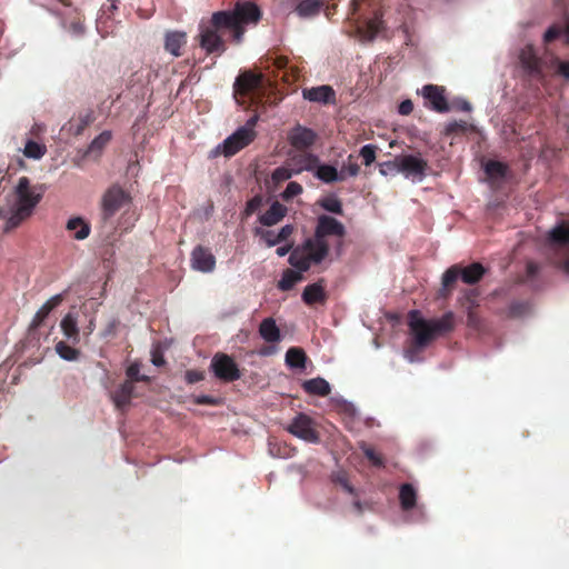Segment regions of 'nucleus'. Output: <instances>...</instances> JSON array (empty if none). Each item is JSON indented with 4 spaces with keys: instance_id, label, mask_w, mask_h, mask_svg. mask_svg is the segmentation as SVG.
Here are the masks:
<instances>
[{
    "instance_id": "55",
    "label": "nucleus",
    "mask_w": 569,
    "mask_h": 569,
    "mask_svg": "<svg viewBox=\"0 0 569 569\" xmlns=\"http://www.w3.org/2000/svg\"><path fill=\"white\" fill-rule=\"evenodd\" d=\"M113 400L118 407H121L129 400V398H126V396H123V393H121V391H118L114 395Z\"/></svg>"
},
{
    "instance_id": "7",
    "label": "nucleus",
    "mask_w": 569,
    "mask_h": 569,
    "mask_svg": "<svg viewBox=\"0 0 569 569\" xmlns=\"http://www.w3.org/2000/svg\"><path fill=\"white\" fill-rule=\"evenodd\" d=\"M131 202L130 196L119 187L110 188L102 197V213L106 219L111 218Z\"/></svg>"
},
{
    "instance_id": "9",
    "label": "nucleus",
    "mask_w": 569,
    "mask_h": 569,
    "mask_svg": "<svg viewBox=\"0 0 569 569\" xmlns=\"http://www.w3.org/2000/svg\"><path fill=\"white\" fill-rule=\"evenodd\" d=\"M288 431L295 437L308 442L315 443L319 441V436L315 429L312 419L303 413L298 415L292 420L288 427Z\"/></svg>"
},
{
    "instance_id": "59",
    "label": "nucleus",
    "mask_w": 569,
    "mask_h": 569,
    "mask_svg": "<svg viewBox=\"0 0 569 569\" xmlns=\"http://www.w3.org/2000/svg\"><path fill=\"white\" fill-rule=\"evenodd\" d=\"M566 38H567V42H569V21L567 22V27H566Z\"/></svg>"
},
{
    "instance_id": "14",
    "label": "nucleus",
    "mask_w": 569,
    "mask_h": 569,
    "mask_svg": "<svg viewBox=\"0 0 569 569\" xmlns=\"http://www.w3.org/2000/svg\"><path fill=\"white\" fill-rule=\"evenodd\" d=\"M61 331L64 338L72 343H78L80 340V330L78 326V315L68 312L60 322Z\"/></svg>"
},
{
    "instance_id": "58",
    "label": "nucleus",
    "mask_w": 569,
    "mask_h": 569,
    "mask_svg": "<svg viewBox=\"0 0 569 569\" xmlns=\"http://www.w3.org/2000/svg\"><path fill=\"white\" fill-rule=\"evenodd\" d=\"M563 270L569 274V259L563 263Z\"/></svg>"
},
{
    "instance_id": "53",
    "label": "nucleus",
    "mask_w": 569,
    "mask_h": 569,
    "mask_svg": "<svg viewBox=\"0 0 569 569\" xmlns=\"http://www.w3.org/2000/svg\"><path fill=\"white\" fill-rule=\"evenodd\" d=\"M556 64H557V71L565 78L569 79V62L557 60Z\"/></svg>"
},
{
    "instance_id": "62",
    "label": "nucleus",
    "mask_w": 569,
    "mask_h": 569,
    "mask_svg": "<svg viewBox=\"0 0 569 569\" xmlns=\"http://www.w3.org/2000/svg\"><path fill=\"white\" fill-rule=\"evenodd\" d=\"M343 487H345L348 491H351V488H350L347 483H343Z\"/></svg>"
},
{
    "instance_id": "1",
    "label": "nucleus",
    "mask_w": 569,
    "mask_h": 569,
    "mask_svg": "<svg viewBox=\"0 0 569 569\" xmlns=\"http://www.w3.org/2000/svg\"><path fill=\"white\" fill-rule=\"evenodd\" d=\"M343 236L345 227L340 221L329 216H320L313 239H308L291 252L290 264L308 270L311 263H319L326 258L331 244L330 239L340 243Z\"/></svg>"
},
{
    "instance_id": "40",
    "label": "nucleus",
    "mask_w": 569,
    "mask_h": 569,
    "mask_svg": "<svg viewBox=\"0 0 569 569\" xmlns=\"http://www.w3.org/2000/svg\"><path fill=\"white\" fill-rule=\"evenodd\" d=\"M382 28V21L379 18H375L370 20L367 24L366 31L362 33V38L365 40L371 41L373 40L377 34L380 32Z\"/></svg>"
},
{
    "instance_id": "61",
    "label": "nucleus",
    "mask_w": 569,
    "mask_h": 569,
    "mask_svg": "<svg viewBox=\"0 0 569 569\" xmlns=\"http://www.w3.org/2000/svg\"><path fill=\"white\" fill-rule=\"evenodd\" d=\"M352 7H353V10H357V7H358V2H357V0H353V1H352Z\"/></svg>"
},
{
    "instance_id": "33",
    "label": "nucleus",
    "mask_w": 569,
    "mask_h": 569,
    "mask_svg": "<svg viewBox=\"0 0 569 569\" xmlns=\"http://www.w3.org/2000/svg\"><path fill=\"white\" fill-rule=\"evenodd\" d=\"M320 6L319 0H303L297 6L296 11L300 17L308 18L317 14Z\"/></svg>"
},
{
    "instance_id": "47",
    "label": "nucleus",
    "mask_w": 569,
    "mask_h": 569,
    "mask_svg": "<svg viewBox=\"0 0 569 569\" xmlns=\"http://www.w3.org/2000/svg\"><path fill=\"white\" fill-rule=\"evenodd\" d=\"M184 378L188 383H196L203 380L204 375L202 371L189 370L186 372Z\"/></svg>"
},
{
    "instance_id": "48",
    "label": "nucleus",
    "mask_w": 569,
    "mask_h": 569,
    "mask_svg": "<svg viewBox=\"0 0 569 569\" xmlns=\"http://www.w3.org/2000/svg\"><path fill=\"white\" fill-rule=\"evenodd\" d=\"M262 203V198L257 196L254 198H252L250 201H248L247 203V207H246V214L247 216H250L252 214Z\"/></svg>"
},
{
    "instance_id": "6",
    "label": "nucleus",
    "mask_w": 569,
    "mask_h": 569,
    "mask_svg": "<svg viewBox=\"0 0 569 569\" xmlns=\"http://www.w3.org/2000/svg\"><path fill=\"white\" fill-rule=\"evenodd\" d=\"M258 116H252L244 126L238 128L232 134L220 143L216 151L224 157H231L250 144L257 137L254 130L258 122Z\"/></svg>"
},
{
    "instance_id": "43",
    "label": "nucleus",
    "mask_w": 569,
    "mask_h": 569,
    "mask_svg": "<svg viewBox=\"0 0 569 569\" xmlns=\"http://www.w3.org/2000/svg\"><path fill=\"white\" fill-rule=\"evenodd\" d=\"M302 192V187L298 182H289L281 197L283 200H290Z\"/></svg>"
},
{
    "instance_id": "38",
    "label": "nucleus",
    "mask_w": 569,
    "mask_h": 569,
    "mask_svg": "<svg viewBox=\"0 0 569 569\" xmlns=\"http://www.w3.org/2000/svg\"><path fill=\"white\" fill-rule=\"evenodd\" d=\"M506 166L498 161H489L485 164V171L490 179H498L505 176Z\"/></svg>"
},
{
    "instance_id": "31",
    "label": "nucleus",
    "mask_w": 569,
    "mask_h": 569,
    "mask_svg": "<svg viewBox=\"0 0 569 569\" xmlns=\"http://www.w3.org/2000/svg\"><path fill=\"white\" fill-rule=\"evenodd\" d=\"M520 61L522 66L529 71H537L539 68V60L537 59L531 46L525 47L520 52Z\"/></svg>"
},
{
    "instance_id": "35",
    "label": "nucleus",
    "mask_w": 569,
    "mask_h": 569,
    "mask_svg": "<svg viewBox=\"0 0 569 569\" xmlns=\"http://www.w3.org/2000/svg\"><path fill=\"white\" fill-rule=\"evenodd\" d=\"M254 234L258 236L269 248L281 243V240L276 231L256 228Z\"/></svg>"
},
{
    "instance_id": "15",
    "label": "nucleus",
    "mask_w": 569,
    "mask_h": 569,
    "mask_svg": "<svg viewBox=\"0 0 569 569\" xmlns=\"http://www.w3.org/2000/svg\"><path fill=\"white\" fill-rule=\"evenodd\" d=\"M302 96L306 100L312 102H335V91L330 86H319L310 89H305L302 91Z\"/></svg>"
},
{
    "instance_id": "19",
    "label": "nucleus",
    "mask_w": 569,
    "mask_h": 569,
    "mask_svg": "<svg viewBox=\"0 0 569 569\" xmlns=\"http://www.w3.org/2000/svg\"><path fill=\"white\" fill-rule=\"evenodd\" d=\"M318 164V158L311 153H303L300 156L292 157L289 161V166L295 168V171L299 174L302 171L313 170Z\"/></svg>"
},
{
    "instance_id": "50",
    "label": "nucleus",
    "mask_w": 569,
    "mask_h": 569,
    "mask_svg": "<svg viewBox=\"0 0 569 569\" xmlns=\"http://www.w3.org/2000/svg\"><path fill=\"white\" fill-rule=\"evenodd\" d=\"M293 232V227L291 224L283 226L277 233L280 238L281 242L286 241Z\"/></svg>"
},
{
    "instance_id": "57",
    "label": "nucleus",
    "mask_w": 569,
    "mask_h": 569,
    "mask_svg": "<svg viewBox=\"0 0 569 569\" xmlns=\"http://www.w3.org/2000/svg\"><path fill=\"white\" fill-rule=\"evenodd\" d=\"M291 250V246H282L277 249V254L279 257L286 256Z\"/></svg>"
},
{
    "instance_id": "34",
    "label": "nucleus",
    "mask_w": 569,
    "mask_h": 569,
    "mask_svg": "<svg viewBox=\"0 0 569 569\" xmlns=\"http://www.w3.org/2000/svg\"><path fill=\"white\" fill-rule=\"evenodd\" d=\"M56 352L59 355V357L67 361H76L79 358V350L74 349L73 347L67 345L63 341H59L56 345Z\"/></svg>"
},
{
    "instance_id": "5",
    "label": "nucleus",
    "mask_w": 569,
    "mask_h": 569,
    "mask_svg": "<svg viewBox=\"0 0 569 569\" xmlns=\"http://www.w3.org/2000/svg\"><path fill=\"white\" fill-rule=\"evenodd\" d=\"M427 168L428 162L420 154H405L382 163L380 172L382 174L398 172L413 182H420L425 178Z\"/></svg>"
},
{
    "instance_id": "2",
    "label": "nucleus",
    "mask_w": 569,
    "mask_h": 569,
    "mask_svg": "<svg viewBox=\"0 0 569 569\" xmlns=\"http://www.w3.org/2000/svg\"><path fill=\"white\" fill-rule=\"evenodd\" d=\"M261 19V11L256 3H238L233 11H219L212 16V24L217 29H230L237 43L242 41L244 27L257 24Z\"/></svg>"
},
{
    "instance_id": "11",
    "label": "nucleus",
    "mask_w": 569,
    "mask_h": 569,
    "mask_svg": "<svg viewBox=\"0 0 569 569\" xmlns=\"http://www.w3.org/2000/svg\"><path fill=\"white\" fill-rule=\"evenodd\" d=\"M421 93L423 98L430 102L433 110L445 112L449 109L445 97V90L442 88L433 84H427L421 89Z\"/></svg>"
},
{
    "instance_id": "63",
    "label": "nucleus",
    "mask_w": 569,
    "mask_h": 569,
    "mask_svg": "<svg viewBox=\"0 0 569 569\" xmlns=\"http://www.w3.org/2000/svg\"><path fill=\"white\" fill-rule=\"evenodd\" d=\"M455 127H456V124H450V126H449V129H450V130H453V129H455Z\"/></svg>"
},
{
    "instance_id": "22",
    "label": "nucleus",
    "mask_w": 569,
    "mask_h": 569,
    "mask_svg": "<svg viewBox=\"0 0 569 569\" xmlns=\"http://www.w3.org/2000/svg\"><path fill=\"white\" fill-rule=\"evenodd\" d=\"M297 270L287 269L283 271L281 279L278 282V287L280 290L287 291L292 289L298 282H300L303 277L302 273L306 270H301L300 268H296Z\"/></svg>"
},
{
    "instance_id": "56",
    "label": "nucleus",
    "mask_w": 569,
    "mask_h": 569,
    "mask_svg": "<svg viewBox=\"0 0 569 569\" xmlns=\"http://www.w3.org/2000/svg\"><path fill=\"white\" fill-rule=\"evenodd\" d=\"M132 389L133 387L131 383H124L119 391H121L126 398H130Z\"/></svg>"
},
{
    "instance_id": "39",
    "label": "nucleus",
    "mask_w": 569,
    "mask_h": 569,
    "mask_svg": "<svg viewBox=\"0 0 569 569\" xmlns=\"http://www.w3.org/2000/svg\"><path fill=\"white\" fill-rule=\"evenodd\" d=\"M319 204L327 211L341 214L342 213V204L341 201L335 197H326L319 201Z\"/></svg>"
},
{
    "instance_id": "45",
    "label": "nucleus",
    "mask_w": 569,
    "mask_h": 569,
    "mask_svg": "<svg viewBox=\"0 0 569 569\" xmlns=\"http://www.w3.org/2000/svg\"><path fill=\"white\" fill-rule=\"evenodd\" d=\"M361 449L365 456L372 462L375 466H381L382 459L375 452V450L366 445L361 446Z\"/></svg>"
},
{
    "instance_id": "10",
    "label": "nucleus",
    "mask_w": 569,
    "mask_h": 569,
    "mask_svg": "<svg viewBox=\"0 0 569 569\" xmlns=\"http://www.w3.org/2000/svg\"><path fill=\"white\" fill-rule=\"evenodd\" d=\"M199 39L201 48L208 53L223 52L224 50L220 36L211 27L201 26Z\"/></svg>"
},
{
    "instance_id": "36",
    "label": "nucleus",
    "mask_w": 569,
    "mask_h": 569,
    "mask_svg": "<svg viewBox=\"0 0 569 569\" xmlns=\"http://www.w3.org/2000/svg\"><path fill=\"white\" fill-rule=\"evenodd\" d=\"M111 132L103 131L96 137L89 146L90 153H100L102 149L110 142Z\"/></svg>"
},
{
    "instance_id": "51",
    "label": "nucleus",
    "mask_w": 569,
    "mask_h": 569,
    "mask_svg": "<svg viewBox=\"0 0 569 569\" xmlns=\"http://www.w3.org/2000/svg\"><path fill=\"white\" fill-rule=\"evenodd\" d=\"M413 110V103L411 100H405L399 104V113L407 116L410 114Z\"/></svg>"
},
{
    "instance_id": "8",
    "label": "nucleus",
    "mask_w": 569,
    "mask_h": 569,
    "mask_svg": "<svg viewBox=\"0 0 569 569\" xmlns=\"http://www.w3.org/2000/svg\"><path fill=\"white\" fill-rule=\"evenodd\" d=\"M210 368L214 376L223 381H234L240 378V370L234 360L226 353L213 356Z\"/></svg>"
},
{
    "instance_id": "16",
    "label": "nucleus",
    "mask_w": 569,
    "mask_h": 569,
    "mask_svg": "<svg viewBox=\"0 0 569 569\" xmlns=\"http://www.w3.org/2000/svg\"><path fill=\"white\" fill-rule=\"evenodd\" d=\"M287 207L282 203L274 201L269 209L259 217L262 226L271 227L279 223L287 214Z\"/></svg>"
},
{
    "instance_id": "64",
    "label": "nucleus",
    "mask_w": 569,
    "mask_h": 569,
    "mask_svg": "<svg viewBox=\"0 0 569 569\" xmlns=\"http://www.w3.org/2000/svg\"><path fill=\"white\" fill-rule=\"evenodd\" d=\"M3 172H4V171H3L2 169H0V176H2V174H3Z\"/></svg>"
},
{
    "instance_id": "32",
    "label": "nucleus",
    "mask_w": 569,
    "mask_h": 569,
    "mask_svg": "<svg viewBox=\"0 0 569 569\" xmlns=\"http://www.w3.org/2000/svg\"><path fill=\"white\" fill-rule=\"evenodd\" d=\"M24 157L33 160H40L47 152L44 144L36 142L33 140L27 141L23 150Z\"/></svg>"
},
{
    "instance_id": "4",
    "label": "nucleus",
    "mask_w": 569,
    "mask_h": 569,
    "mask_svg": "<svg viewBox=\"0 0 569 569\" xmlns=\"http://www.w3.org/2000/svg\"><path fill=\"white\" fill-rule=\"evenodd\" d=\"M409 327L416 345L425 347L436 337L449 330L450 319L446 317L442 319L426 320L421 317L419 311L413 310L409 313Z\"/></svg>"
},
{
    "instance_id": "12",
    "label": "nucleus",
    "mask_w": 569,
    "mask_h": 569,
    "mask_svg": "<svg viewBox=\"0 0 569 569\" xmlns=\"http://www.w3.org/2000/svg\"><path fill=\"white\" fill-rule=\"evenodd\" d=\"M192 268L201 272H211L216 266V259L208 250L197 247L191 254Z\"/></svg>"
},
{
    "instance_id": "26",
    "label": "nucleus",
    "mask_w": 569,
    "mask_h": 569,
    "mask_svg": "<svg viewBox=\"0 0 569 569\" xmlns=\"http://www.w3.org/2000/svg\"><path fill=\"white\" fill-rule=\"evenodd\" d=\"M325 299V291L321 284L312 283L305 288L302 292V300L307 305H315Z\"/></svg>"
},
{
    "instance_id": "42",
    "label": "nucleus",
    "mask_w": 569,
    "mask_h": 569,
    "mask_svg": "<svg viewBox=\"0 0 569 569\" xmlns=\"http://www.w3.org/2000/svg\"><path fill=\"white\" fill-rule=\"evenodd\" d=\"M376 146L373 144H366L360 150V156L363 159V162L366 166H370L376 160Z\"/></svg>"
},
{
    "instance_id": "17",
    "label": "nucleus",
    "mask_w": 569,
    "mask_h": 569,
    "mask_svg": "<svg viewBox=\"0 0 569 569\" xmlns=\"http://www.w3.org/2000/svg\"><path fill=\"white\" fill-rule=\"evenodd\" d=\"M261 82V74L246 71L240 74L234 83V90L237 93L244 94L259 87Z\"/></svg>"
},
{
    "instance_id": "20",
    "label": "nucleus",
    "mask_w": 569,
    "mask_h": 569,
    "mask_svg": "<svg viewBox=\"0 0 569 569\" xmlns=\"http://www.w3.org/2000/svg\"><path fill=\"white\" fill-rule=\"evenodd\" d=\"M62 302V295H54L49 298L36 312L32 323L40 326L49 313Z\"/></svg>"
},
{
    "instance_id": "54",
    "label": "nucleus",
    "mask_w": 569,
    "mask_h": 569,
    "mask_svg": "<svg viewBox=\"0 0 569 569\" xmlns=\"http://www.w3.org/2000/svg\"><path fill=\"white\" fill-rule=\"evenodd\" d=\"M194 402L198 405H217L218 400L209 396H198Z\"/></svg>"
},
{
    "instance_id": "44",
    "label": "nucleus",
    "mask_w": 569,
    "mask_h": 569,
    "mask_svg": "<svg viewBox=\"0 0 569 569\" xmlns=\"http://www.w3.org/2000/svg\"><path fill=\"white\" fill-rule=\"evenodd\" d=\"M359 166L356 162L351 161V157L349 158L348 162L343 166L341 171L339 173H343L345 178L347 176L349 177H356L359 173Z\"/></svg>"
},
{
    "instance_id": "18",
    "label": "nucleus",
    "mask_w": 569,
    "mask_h": 569,
    "mask_svg": "<svg viewBox=\"0 0 569 569\" xmlns=\"http://www.w3.org/2000/svg\"><path fill=\"white\" fill-rule=\"evenodd\" d=\"M186 42H187L186 32L170 31L166 34L164 48L173 57H179L181 54L180 50L186 44Z\"/></svg>"
},
{
    "instance_id": "46",
    "label": "nucleus",
    "mask_w": 569,
    "mask_h": 569,
    "mask_svg": "<svg viewBox=\"0 0 569 569\" xmlns=\"http://www.w3.org/2000/svg\"><path fill=\"white\" fill-rule=\"evenodd\" d=\"M127 375L136 380H147L146 376H140V365L138 362L131 363L127 369Z\"/></svg>"
},
{
    "instance_id": "28",
    "label": "nucleus",
    "mask_w": 569,
    "mask_h": 569,
    "mask_svg": "<svg viewBox=\"0 0 569 569\" xmlns=\"http://www.w3.org/2000/svg\"><path fill=\"white\" fill-rule=\"evenodd\" d=\"M286 363L290 368L302 369L306 366V353L300 348H290L286 352Z\"/></svg>"
},
{
    "instance_id": "49",
    "label": "nucleus",
    "mask_w": 569,
    "mask_h": 569,
    "mask_svg": "<svg viewBox=\"0 0 569 569\" xmlns=\"http://www.w3.org/2000/svg\"><path fill=\"white\" fill-rule=\"evenodd\" d=\"M151 362L157 366V367H160V366H163L164 365V359H163V356L162 353L160 352V350L158 348H154L152 351H151Z\"/></svg>"
},
{
    "instance_id": "52",
    "label": "nucleus",
    "mask_w": 569,
    "mask_h": 569,
    "mask_svg": "<svg viewBox=\"0 0 569 569\" xmlns=\"http://www.w3.org/2000/svg\"><path fill=\"white\" fill-rule=\"evenodd\" d=\"M559 34H560V29L552 26L545 32L543 39L546 42H549V41L553 40L555 38H557Z\"/></svg>"
},
{
    "instance_id": "27",
    "label": "nucleus",
    "mask_w": 569,
    "mask_h": 569,
    "mask_svg": "<svg viewBox=\"0 0 569 569\" xmlns=\"http://www.w3.org/2000/svg\"><path fill=\"white\" fill-rule=\"evenodd\" d=\"M485 273V268L480 263H472L463 268L460 272L463 282L472 284L481 279Z\"/></svg>"
},
{
    "instance_id": "60",
    "label": "nucleus",
    "mask_w": 569,
    "mask_h": 569,
    "mask_svg": "<svg viewBox=\"0 0 569 569\" xmlns=\"http://www.w3.org/2000/svg\"><path fill=\"white\" fill-rule=\"evenodd\" d=\"M462 109L469 111L471 109V107H470V104L468 102H466V103H463Z\"/></svg>"
},
{
    "instance_id": "25",
    "label": "nucleus",
    "mask_w": 569,
    "mask_h": 569,
    "mask_svg": "<svg viewBox=\"0 0 569 569\" xmlns=\"http://www.w3.org/2000/svg\"><path fill=\"white\" fill-rule=\"evenodd\" d=\"M67 229L73 232L77 240L86 239L90 233V226L81 218H72L67 223Z\"/></svg>"
},
{
    "instance_id": "23",
    "label": "nucleus",
    "mask_w": 569,
    "mask_h": 569,
    "mask_svg": "<svg viewBox=\"0 0 569 569\" xmlns=\"http://www.w3.org/2000/svg\"><path fill=\"white\" fill-rule=\"evenodd\" d=\"M262 339L267 342H278L280 340V330L273 319H264L259 327Z\"/></svg>"
},
{
    "instance_id": "37",
    "label": "nucleus",
    "mask_w": 569,
    "mask_h": 569,
    "mask_svg": "<svg viewBox=\"0 0 569 569\" xmlns=\"http://www.w3.org/2000/svg\"><path fill=\"white\" fill-rule=\"evenodd\" d=\"M295 174H298L295 168L288 164L277 168L271 174V180L278 184L289 180Z\"/></svg>"
},
{
    "instance_id": "29",
    "label": "nucleus",
    "mask_w": 569,
    "mask_h": 569,
    "mask_svg": "<svg viewBox=\"0 0 569 569\" xmlns=\"http://www.w3.org/2000/svg\"><path fill=\"white\" fill-rule=\"evenodd\" d=\"M549 240L555 244L569 242V223H560L549 231Z\"/></svg>"
},
{
    "instance_id": "24",
    "label": "nucleus",
    "mask_w": 569,
    "mask_h": 569,
    "mask_svg": "<svg viewBox=\"0 0 569 569\" xmlns=\"http://www.w3.org/2000/svg\"><path fill=\"white\" fill-rule=\"evenodd\" d=\"M303 389L310 395L328 396L331 391L330 385L323 378H313L303 382Z\"/></svg>"
},
{
    "instance_id": "30",
    "label": "nucleus",
    "mask_w": 569,
    "mask_h": 569,
    "mask_svg": "<svg viewBox=\"0 0 569 569\" xmlns=\"http://www.w3.org/2000/svg\"><path fill=\"white\" fill-rule=\"evenodd\" d=\"M399 499L401 507L409 510L415 507L417 500V493L411 485H402L399 492Z\"/></svg>"
},
{
    "instance_id": "21",
    "label": "nucleus",
    "mask_w": 569,
    "mask_h": 569,
    "mask_svg": "<svg viewBox=\"0 0 569 569\" xmlns=\"http://www.w3.org/2000/svg\"><path fill=\"white\" fill-rule=\"evenodd\" d=\"M315 176L325 183L345 180L343 173H339L336 167L329 164L317 166Z\"/></svg>"
},
{
    "instance_id": "3",
    "label": "nucleus",
    "mask_w": 569,
    "mask_h": 569,
    "mask_svg": "<svg viewBox=\"0 0 569 569\" xmlns=\"http://www.w3.org/2000/svg\"><path fill=\"white\" fill-rule=\"evenodd\" d=\"M40 199L41 193L31 187L30 180L27 177H21L12 193V203L9 210L11 216L8 219L9 226L16 227L22 220L30 217Z\"/></svg>"
},
{
    "instance_id": "41",
    "label": "nucleus",
    "mask_w": 569,
    "mask_h": 569,
    "mask_svg": "<svg viewBox=\"0 0 569 569\" xmlns=\"http://www.w3.org/2000/svg\"><path fill=\"white\" fill-rule=\"evenodd\" d=\"M459 271L456 268L448 269L442 276V289L441 293L445 295V291L457 280Z\"/></svg>"
},
{
    "instance_id": "13",
    "label": "nucleus",
    "mask_w": 569,
    "mask_h": 569,
    "mask_svg": "<svg viewBox=\"0 0 569 569\" xmlns=\"http://www.w3.org/2000/svg\"><path fill=\"white\" fill-rule=\"evenodd\" d=\"M288 139L295 148L305 149L315 142L316 134L308 128L297 126L289 132Z\"/></svg>"
}]
</instances>
